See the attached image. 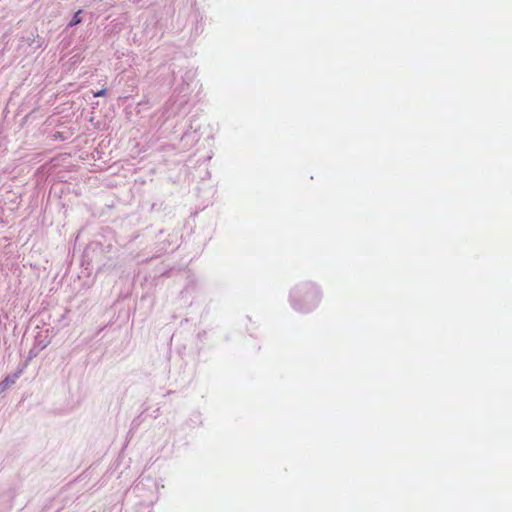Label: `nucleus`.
Wrapping results in <instances>:
<instances>
[{
	"label": "nucleus",
	"mask_w": 512,
	"mask_h": 512,
	"mask_svg": "<svg viewBox=\"0 0 512 512\" xmlns=\"http://www.w3.org/2000/svg\"><path fill=\"white\" fill-rule=\"evenodd\" d=\"M15 383V379L12 377H6L2 380L0 383V394L3 393L6 389L9 388V386L13 385Z\"/></svg>",
	"instance_id": "f257e3e1"
},
{
	"label": "nucleus",
	"mask_w": 512,
	"mask_h": 512,
	"mask_svg": "<svg viewBox=\"0 0 512 512\" xmlns=\"http://www.w3.org/2000/svg\"><path fill=\"white\" fill-rule=\"evenodd\" d=\"M80 12L81 10H78L76 14H74L73 20L70 22V26L78 25V23L81 22Z\"/></svg>",
	"instance_id": "f03ea898"
},
{
	"label": "nucleus",
	"mask_w": 512,
	"mask_h": 512,
	"mask_svg": "<svg viewBox=\"0 0 512 512\" xmlns=\"http://www.w3.org/2000/svg\"><path fill=\"white\" fill-rule=\"evenodd\" d=\"M106 93V89H102V90H99L98 92H95L94 93V96L95 97H100V96H104Z\"/></svg>",
	"instance_id": "7ed1b4c3"
}]
</instances>
